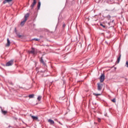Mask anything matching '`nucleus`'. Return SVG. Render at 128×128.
Segmentation results:
<instances>
[{
    "label": "nucleus",
    "instance_id": "2",
    "mask_svg": "<svg viewBox=\"0 0 128 128\" xmlns=\"http://www.w3.org/2000/svg\"><path fill=\"white\" fill-rule=\"evenodd\" d=\"M13 64H14V60H11L6 64V66H12Z\"/></svg>",
    "mask_w": 128,
    "mask_h": 128
},
{
    "label": "nucleus",
    "instance_id": "20",
    "mask_svg": "<svg viewBox=\"0 0 128 128\" xmlns=\"http://www.w3.org/2000/svg\"><path fill=\"white\" fill-rule=\"evenodd\" d=\"M112 102H116V98H113L112 100H111Z\"/></svg>",
    "mask_w": 128,
    "mask_h": 128
},
{
    "label": "nucleus",
    "instance_id": "16",
    "mask_svg": "<svg viewBox=\"0 0 128 128\" xmlns=\"http://www.w3.org/2000/svg\"><path fill=\"white\" fill-rule=\"evenodd\" d=\"M40 62H42L43 64H46L44 63V60H42V58H41Z\"/></svg>",
    "mask_w": 128,
    "mask_h": 128
},
{
    "label": "nucleus",
    "instance_id": "8",
    "mask_svg": "<svg viewBox=\"0 0 128 128\" xmlns=\"http://www.w3.org/2000/svg\"><path fill=\"white\" fill-rule=\"evenodd\" d=\"M120 58H122V55L120 54H119V56L117 59V62L118 64L120 63Z\"/></svg>",
    "mask_w": 128,
    "mask_h": 128
},
{
    "label": "nucleus",
    "instance_id": "22",
    "mask_svg": "<svg viewBox=\"0 0 128 128\" xmlns=\"http://www.w3.org/2000/svg\"><path fill=\"white\" fill-rule=\"evenodd\" d=\"M126 68H128V61L126 62Z\"/></svg>",
    "mask_w": 128,
    "mask_h": 128
},
{
    "label": "nucleus",
    "instance_id": "10",
    "mask_svg": "<svg viewBox=\"0 0 128 128\" xmlns=\"http://www.w3.org/2000/svg\"><path fill=\"white\" fill-rule=\"evenodd\" d=\"M28 16H30V14L27 13V14L24 16V20H27L28 18Z\"/></svg>",
    "mask_w": 128,
    "mask_h": 128
},
{
    "label": "nucleus",
    "instance_id": "9",
    "mask_svg": "<svg viewBox=\"0 0 128 128\" xmlns=\"http://www.w3.org/2000/svg\"><path fill=\"white\" fill-rule=\"evenodd\" d=\"M26 22V19H24L23 21L21 22L20 25L22 26Z\"/></svg>",
    "mask_w": 128,
    "mask_h": 128
},
{
    "label": "nucleus",
    "instance_id": "14",
    "mask_svg": "<svg viewBox=\"0 0 128 128\" xmlns=\"http://www.w3.org/2000/svg\"><path fill=\"white\" fill-rule=\"evenodd\" d=\"M30 98H34V94H30L28 96Z\"/></svg>",
    "mask_w": 128,
    "mask_h": 128
},
{
    "label": "nucleus",
    "instance_id": "18",
    "mask_svg": "<svg viewBox=\"0 0 128 128\" xmlns=\"http://www.w3.org/2000/svg\"><path fill=\"white\" fill-rule=\"evenodd\" d=\"M32 40H36V42H38V40H40L38 38H33L32 39Z\"/></svg>",
    "mask_w": 128,
    "mask_h": 128
},
{
    "label": "nucleus",
    "instance_id": "17",
    "mask_svg": "<svg viewBox=\"0 0 128 128\" xmlns=\"http://www.w3.org/2000/svg\"><path fill=\"white\" fill-rule=\"evenodd\" d=\"M38 100L40 102L42 100V96H38Z\"/></svg>",
    "mask_w": 128,
    "mask_h": 128
},
{
    "label": "nucleus",
    "instance_id": "25",
    "mask_svg": "<svg viewBox=\"0 0 128 128\" xmlns=\"http://www.w3.org/2000/svg\"><path fill=\"white\" fill-rule=\"evenodd\" d=\"M18 38H22V36L21 35H18Z\"/></svg>",
    "mask_w": 128,
    "mask_h": 128
},
{
    "label": "nucleus",
    "instance_id": "28",
    "mask_svg": "<svg viewBox=\"0 0 128 128\" xmlns=\"http://www.w3.org/2000/svg\"><path fill=\"white\" fill-rule=\"evenodd\" d=\"M55 120H56V119H55Z\"/></svg>",
    "mask_w": 128,
    "mask_h": 128
},
{
    "label": "nucleus",
    "instance_id": "3",
    "mask_svg": "<svg viewBox=\"0 0 128 128\" xmlns=\"http://www.w3.org/2000/svg\"><path fill=\"white\" fill-rule=\"evenodd\" d=\"M36 0H33V2L30 5V8L32 10V8H34V6H36Z\"/></svg>",
    "mask_w": 128,
    "mask_h": 128
},
{
    "label": "nucleus",
    "instance_id": "21",
    "mask_svg": "<svg viewBox=\"0 0 128 128\" xmlns=\"http://www.w3.org/2000/svg\"><path fill=\"white\" fill-rule=\"evenodd\" d=\"M2 112L4 114H6V111L2 110Z\"/></svg>",
    "mask_w": 128,
    "mask_h": 128
},
{
    "label": "nucleus",
    "instance_id": "27",
    "mask_svg": "<svg viewBox=\"0 0 128 128\" xmlns=\"http://www.w3.org/2000/svg\"><path fill=\"white\" fill-rule=\"evenodd\" d=\"M58 122L59 124H62L60 123V122Z\"/></svg>",
    "mask_w": 128,
    "mask_h": 128
},
{
    "label": "nucleus",
    "instance_id": "7",
    "mask_svg": "<svg viewBox=\"0 0 128 128\" xmlns=\"http://www.w3.org/2000/svg\"><path fill=\"white\" fill-rule=\"evenodd\" d=\"M48 122H50V124H54V121L52 120L49 119L48 120Z\"/></svg>",
    "mask_w": 128,
    "mask_h": 128
},
{
    "label": "nucleus",
    "instance_id": "24",
    "mask_svg": "<svg viewBox=\"0 0 128 128\" xmlns=\"http://www.w3.org/2000/svg\"><path fill=\"white\" fill-rule=\"evenodd\" d=\"M98 122H100V118H98Z\"/></svg>",
    "mask_w": 128,
    "mask_h": 128
},
{
    "label": "nucleus",
    "instance_id": "1",
    "mask_svg": "<svg viewBox=\"0 0 128 128\" xmlns=\"http://www.w3.org/2000/svg\"><path fill=\"white\" fill-rule=\"evenodd\" d=\"M29 54H33V56H36V54H38V50L34 48H32V49L28 51Z\"/></svg>",
    "mask_w": 128,
    "mask_h": 128
},
{
    "label": "nucleus",
    "instance_id": "23",
    "mask_svg": "<svg viewBox=\"0 0 128 128\" xmlns=\"http://www.w3.org/2000/svg\"><path fill=\"white\" fill-rule=\"evenodd\" d=\"M107 18H110V16L108 15V16H107Z\"/></svg>",
    "mask_w": 128,
    "mask_h": 128
},
{
    "label": "nucleus",
    "instance_id": "12",
    "mask_svg": "<svg viewBox=\"0 0 128 128\" xmlns=\"http://www.w3.org/2000/svg\"><path fill=\"white\" fill-rule=\"evenodd\" d=\"M12 0H4L3 2V4H6V2H12Z\"/></svg>",
    "mask_w": 128,
    "mask_h": 128
},
{
    "label": "nucleus",
    "instance_id": "19",
    "mask_svg": "<svg viewBox=\"0 0 128 128\" xmlns=\"http://www.w3.org/2000/svg\"><path fill=\"white\" fill-rule=\"evenodd\" d=\"M100 26H102V28H106V26L102 24H100Z\"/></svg>",
    "mask_w": 128,
    "mask_h": 128
},
{
    "label": "nucleus",
    "instance_id": "6",
    "mask_svg": "<svg viewBox=\"0 0 128 128\" xmlns=\"http://www.w3.org/2000/svg\"><path fill=\"white\" fill-rule=\"evenodd\" d=\"M10 39L8 38H7V44H6V46H10Z\"/></svg>",
    "mask_w": 128,
    "mask_h": 128
},
{
    "label": "nucleus",
    "instance_id": "4",
    "mask_svg": "<svg viewBox=\"0 0 128 128\" xmlns=\"http://www.w3.org/2000/svg\"><path fill=\"white\" fill-rule=\"evenodd\" d=\"M102 84L100 83H98V90H102Z\"/></svg>",
    "mask_w": 128,
    "mask_h": 128
},
{
    "label": "nucleus",
    "instance_id": "26",
    "mask_svg": "<svg viewBox=\"0 0 128 128\" xmlns=\"http://www.w3.org/2000/svg\"><path fill=\"white\" fill-rule=\"evenodd\" d=\"M64 26H66V24H63V28H64Z\"/></svg>",
    "mask_w": 128,
    "mask_h": 128
},
{
    "label": "nucleus",
    "instance_id": "11",
    "mask_svg": "<svg viewBox=\"0 0 128 128\" xmlns=\"http://www.w3.org/2000/svg\"><path fill=\"white\" fill-rule=\"evenodd\" d=\"M40 6H41V3L40 2H38V10H40Z\"/></svg>",
    "mask_w": 128,
    "mask_h": 128
},
{
    "label": "nucleus",
    "instance_id": "15",
    "mask_svg": "<svg viewBox=\"0 0 128 128\" xmlns=\"http://www.w3.org/2000/svg\"><path fill=\"white\" fill-rule=\"evenodd\" d=\"M93 94H94V96H100L101 95L100 94H96V93H94Z\"/></svg>",
    "mask_w": 128,
    "mask_h": 128
},
{
    "label": "nucleus",
    "instance_id": "5",
    "mask_svg": "<svg viewBox=\"0 0 128 128\" xmlns=\"http://www.w3.org/2000/svg\"><path fill=\"white\" fill-rule=\"evenodd\" d=\"M104 80V74H102L100 77V82H103Z\"/></svg>",
    "mask_w": 128,
    "mask_h": 128
},
{
    "label": "nucleus",
    "instance_id": "13",
    "mask_svg": "<svg viewBox=\"0 0 128 128\" xmlns=\"http://www.w3.org/2000/svg\"><path fill=\"white\" fill-rule=\"evenodd\" d=\"M31 118L33 120H38V118L37 116H31Z\"/></svg>",
    "mask_w": 128,
    "mask_h": 128
}]
</instances>
